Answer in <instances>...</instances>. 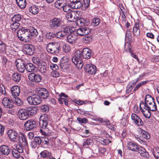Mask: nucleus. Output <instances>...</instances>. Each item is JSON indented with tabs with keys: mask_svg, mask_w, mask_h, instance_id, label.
I'll return each instance as SVG.
<instances>
[{
	"mask_svg": "<svg viewBox=\"0 0 159 159\" xmlns=\"http://www.w3.org/2000/svg\"><path fill=\"white\" fill-rule=\"evenodd\" d=\"M66 1V0H58L55 2V6L57 8L62 9Z\"/></svg>",
	"mask_w": 159,
	"mask_h": 159,
	"instance_id": "obj_33",
	"label": "nucleus"
},
{
	"mask_svg": "<svg viewBox=\"0 0 159 159\" xmlns=\"http://www.w3.org/2000/svg\"><path fill=\"white\" fill-rule=\"evenodd\" d=\"M139 146L136 143L131 142L128 143L127 145L128 149L135 152L137 151Z\"/></svg>",
	"mask_w": 159,
	"mask_h": 159,
	"instance_id": "obj_27",
	"label": "nucleus"
},
{
	"mask_svg": "<svg viewBox=\"0 0 159 159\" xmlns=\"http://www.w3.org/2000/svg\"><path fill=\"white\" fill-rule=\"evenodd\" d=\"M57 43L58 49H59V52H61V49L62 50L63 49L64 44H65V43L62 41H58L57 42Z\"/></svg>",
	"mask_w": 159,
	"mask_h": 159,
	"instance_id": "obj_55",
	"label": "nucleus"
},
{
	"mask_svg": "<svg viewBox=\"0 0 159 159\" xmlns=\"http://www.w3.org/2000/svg\"><path fill=\"white\" fill-rule=\"evenodd\" d=\"M137 149L136 152H137L140 156L143 157L149 158V154L144 148L139 146Z\"/></svg>",
	"mask_w": 159,
	"mask_h": 159,
	"instance_id": "obj_23",
	"label": "nucleus"
},
{
	"mask_svg": "<svg viewBox=\"0 0 159 159\" xmlns=\"http://www.w3.org/2000/svg\"><path fill=\"white\" fill-rule=\"evenodd\" d=\"M18 7L21 9L25 8L26 6V0H16Z\"/></svg>",
	"mask_w": 159,
	"mask_h": 159,
	"instance_id": "obj_35",
	"label": "nucleus"
},
{
	"mask_svg": "<svg viewBox=\"0 0 159 159\" xmlns=\"http://www.w3.org/2000/svg\"><path fill=\"white\" fill-rule=\"evenodd\" d=\"M59 102L60 104H62L63 102L64 103L65 105L67 106H68V100L66 98H63L61 97L59 99Z\"/></svg>",
	"mask_w": 159,
	"mask_h": 159,
	"instance_id": "obj_57",
	"label": "nucleus"
},
{
	"mask_svg": "<svg viewBox=\"0 0 159 159\" xmlns=\"http://www.w3.org/2000/svg\"><path fill=\"white\" fill-rule=\"evenodd\" d=\"M82 54L79 50L76 51L74 56L72 58L71 60L73 63H76L77 62H80L82 60Z\"/></svg>",
	"mask_w": 159,
	"mask_h": 159,
	"instance_id": "obj_14",
	"label": "nucleus"
},
{
	"mask_svg": "<svg viewBox=\"0 0 159 159\" xmlns=\"http://www.w3.org/2000/svg\"><path fill=\"white\" fill-rule=\"evenodd\" d=\"M139 22H135L133 28V34L136 36H139L140 34V30L139 29Z\"/></svg>",
	"mask_w": 159,
	"mask_h": 159,
	"instance_id": "obj_29",
	"label": "nucleus"
},
{
	"mask_svg": "<svg viewBox=\"0 0 159 159\" xmlns=\"http://www.w3.org/2000/svg\"><path fill=\"white\" fill-rule=\"evenodd\" d=\"M32 60L33 62L35 64L38 65L41 61L39 58L36 57H33L32 58Z\"/></svg>",
	"mask_w": 159,
	"mask_h": 159,
	"instance_id": "obj_59",
	"label": "nucleus"
},
{
	"mask_svg": "<svg viewBox=\"0 0 159 159\" xmlns=\"http://www.w3.org/2000/svg\"><path fill=\"white\" fill-rule=\"evenodd\" d=\"M38 66L40 70L47 69V64L44 61H41L38 65Z\"/></svg>",
	"mask_w": 159,
	"mask_h": 159,
	"instance_id": "obj_51",
	"label": "nucleus"
},
{
	"mask_svg": "<svg viewBox=\"0 0 159 159\" xmlns=\"http://www.w3.org/2000/svg\"><path fill=\"white\" fill-rule=\"evenodd\" d=\"M132 122L138 126H142L143 123L141 119L137 114L132 113L131 116Z\"/></svg>",
	"mask_w": 159,
	"mask_h": 159,
	"instance_id": "obj_9",
	"label": "nucleus"
},
{
	"mask_svg": "<svg viewBox=\"0 0 159 159\" xmlns=\"http://www.w3.org/2000/svg\"><path fill=\"white\" fill-rule=\"evenodd\" d=\"M40 157L42 159H44L47 158H50L52 156L51 153L46 150H44L41 152L39 154Z\"/></svg>",
	"mask_w": 159,
	"mask_h": 159,
	"instance_id": "obj_30",
	"label": "nucleus"
},
{
	"mask_svg": "<svg viewBox=\"0 0 159 159\" xmlns=\"http://www.w3.org/2000/svg\"><path fill=\"white\" fill-rule=\"evenodd\" d=\"M84 19L81 18L77 20L76 22V24L80 26H84Z\"/></svg>",
	"mask_w": 159,
	"mask_h": 159,
	"instance_id": "obj_62",
	"label": "nucleus"
},
{
	"mask_svg": "<svg viewBox=\"0 0 159 159\" xmlns=\"http://www.w3.org/2000/svg\"><path fill=\"white\" fill-rule=\"evenodd\" d=\"M2 102L4 107L6 108H11L13 107V102L8 98H4Z\"/></svg>",
	"mask_w": 159,
	"mask_h": 159,
	"instance_id": "obj_12",
	"label": "nucleus"
},
{
	"mask_svg": "<svg viewBox=\"0 0 159 159\" xmlns=\"http://www.w3.org/2000/svg\"><path fill=\"white\" fill-rule=\"evenodd\" d=\"M27 100L29 104L34 105H37L41 102V99L37 94L29 96Z\"/></svg>",
	"mask_w": 159,
	"mask_h": 159,
	"instance_id": "obj_6",
	"label": "nucleus"
},
{
	"mask_svg": "<svg viewBox=\"0 0 159 159\" xmlns=\"http://www.w3.org/2000/svg\"><path fill=\"white\" fill-rule=\"evenodd\" d=\"M28 78L30 80L37 83L40 82L41 80L40 76L34 73L30 74L28 76Z\"/></svg>",
	"mask_w": 159,
	"mask_h": 159,
	"instance_id": "obj_19",
	"label": "nucleus"
},
{
	"mask_svg": "<svg viewBox=\"0 0 159 159\" xmlns=\"http://www.w3.org/2000/svg\"><path fill=\"white\" fill-rule=\"evenodd\" d=\"M83 38V39L85 41L86 43H89L92 40V37L91 36L88 34L87 35H85Z\"/></svg>",
	"mask_w": 159,
	"mask_h": 159,
	"instance_id": "obj_49",
	"label": "nucleus"
},
{
	"mask_svg": "<svg viewBox=\"0 0 159 159\" xmlns=\"http://www.w3.org/2000/svg\"><path fill=\"white\" fill-rule=\"evenodd\" d=\"M47 51L52 54H56L59 52L57 42L49 43L46 46Z\"/></svg>",
	"mask_w": 159,
	"mask_h": 159,
	"instance_id": "obj_4",
	"label": "nucleus"
},
{
	"mask_svg": "<svg viewBox=\"0 0 159 159\" xmlns=\"http://www.w3.org/2000/svg\"><path fill=\"white\" fill-rule=\"evenodd\" d=\"M14 98H15L14 102L16 105L18 106H21L23 104V102L20 98L17 97Z\"/></svg>",
	"mask_w": 159,
	"mask_h": 159,
	"instance_id": "obj_46",
	"label": "nucleus"
},
{
	"mask_svg": "<svg viewBox=\"0 0 159 159\" xmlns=\"http://www.w3.org/2000/svg\"><path fill=\"white\" fill-rule=\"evenodd\" d=\"M138 130L140 136L145 138L146 139H148L150 138V135L148 132L142 128H139Z\"/></svg>",
	"mask_w": 159,
	"mask_h": 159,
	"instance_id": "obj_26",
	"label": "nucleus"
},
{
	"mask_svg": "<svg viewBox=\"0 0 159 159\" xmlns=\"http://www.w3.org/2000/svg\"><path fill=\"white\" fill-rule=\"evenodd\" d=\"M23 146H24L22 145L21 144L17 145L16 146V149L20 153H22L23 152Z\"/></svg>",
	"mask_w": 159,
	"mask_h": 159,
	"instance_id": "obj_61",
	"label": "nucleus"
},
{
	"mask_svg": "<svg viewBox=\"0 0 159 159\" xmlns=\"http://www.w3.org/2000/svg\"><path fill=\"white\" fill-rule=\"evenodd\" d=\"M62 24V22L60 18H54L50 20L49 27L52 30L56 29L60 27Z\"/></svg>",
	"mask_w": 159,
	"mask_h": 159,
	"instance_id": "obj_5",
	"label": "nucleus"
},
{
	"mask_svg": "<svg viewBox=\"0 0 159 159\" xmlns=\"http://www.w3.org/2000/svg\"><path fill=\"white\" fill-rule=\"evenodd\" d=\"M35 66L31 63H27L25 65L24 70H34L35 68Z\"/></svg>",
	"mask_w": 159,
	"mask_h": 159,
	"instance_id": "obj_47",
	"label": "nucleus"
},
{
	"mask_svg": "<svg viewBox=\"0 0 159 159\" xmlns=\"http://www.w3.org/2000/svg\"><path fill=\"white\" fill-rule=\"evenodd\" d=\"M60 68L63 70H67L70 69V66L69 65L68 62L63 60H61L60 62Z\"/></svg>",
	"mask_w": 159,
	"mask_h": 159,
	"instance_id": "obj_32",
	"label": "nucleus"
},
{
	"mask_svg": "<svg viewBox=\"0 0 159 159\" xmlns=\"http://www.w3.org/2000/svg\"><path fill=\"white\" fill-rule=\"evenodd\" d=\"M38 122L35 120L30 119L26 121L24 125V129L26 131L32 130L35 129L37 126Z\"/></svg>",
	"mask_w": 159,
	"mask_h": 159,
	"instance_id": "obj_3",
	"label": "nucleus"
},
{
	"mask_svg": "<svg viewBox=\"0 0 159 159\" xmlns=\"http://www.w3.org/2000/svg\"><path fill=\"white\" fill-rule=\"evenodd\" d=\"M140 110L143 116L146 118L151 117V111H155L157 110L155 99L150 95H147L145 98V102H141L139 104Z\"/></svg>",
	"mask_w": 159,
	"mask_h": 159,
	"instance_id": "obj_1",
	"label": "nucleus"
},
{
	"mask_svg": "<svg viewBox=\"0 0 159 159\" xmlns=\"http://www.w3.org/2000/svg\"><path fill=\"white\" fill-rule=\"evenodd\" d=\"M29 11L34 15L37 14L39 11L38 7L35 5L31 6L29 8Z\"/></svg>",
	"mask_w": 159,
	"mask_h": 159,
	"instance_id": "obj_34",
	"label": "nucleus"
},
{
	"mask_svg": "<svg viewBox=\"0 0 159 159\" xmlns=\"http://www.w3.org/2000/svg\"><path fill=\"white\" fill-rule=\"evenodd\" d=\"M153 155L155 159H159V149L156 148L153 150Z\"/></svg>",
	"mask_w": 159,
	"mask_h": 159,
	"instance_id": "obj_48",
	"label": "nucleus"
},
{
	"mask_svg": "<svg viewBox=\"0 0 159 159\" xmlns=\"http://www.w3.org/2000/svg\"><path fill=\"white\" fill-rule=\"evenodd\" d=\"M48 115L43 114L41 115L39 119V125L40 127L45 129L47 126L48 123Z\"/></svg>",
	"mask_w": 159,
	"mask_h": 159,
	"instance_id": "obj_7",
	"label": "nucleus"
},
{
	"mask_svg": "<svg viewBox=\"0 0 159 159\" xmlns=\"http://www.w3.org/2000/svg\"><path fill=\"white\" fill-rule=\"evenodd\" d=\"M46 38L47 39H51L52 38H54L55 37V34L53 32H50L47 33L46 34Z\"/></svg>",
	"mask_w": 159,
	"mask_h": 159,
	"instance_id": "obj_60",
	"label": "nucleus"
},
{
	"mask_svg": "<svg viewBox=\"0 0 159 159\" xmlns=\"http://www.w3.org/2000/svg\"><path fill=\"white\" fill-rule=\"evenodd\" d=\"M7 45L5 44L2 41L0 40V52H4L6 49Z\"/></svg>",
	"mask_w": 159,
	"mask_h": 159,
	"instance_id": "obj_52",
	"label": "nucleus"
},
{
	"mask_svg": "<svg viewBox=\"0 0 159 159\" xmlns=\"http://www.w3.org/2000/svg\"><path fill=\"white\" fill-rule=\"evenodd\" d=\"M125 39L128 40L129 41H130L132 39V34L130 31L127 30L126 34L125 35Z\"/></svg>",
	"mask_w": 159,
	"mask_h": 159,
	"instance_id": "obj_58",
	"label": "nucleus"
},
{
	"mask_svg": "<svg viewBox=\"0 0 159 159\" xmlns=\"http://www.w3.org/2000/svg\"><path fill=\"white\" fill-rule=\"evenodd\" d=\"M23 49L26 54L29 55H32L34 53V46L31 44L26 43L23 46Z\"/></svg>",
	"mask_w": 159,
	"mask_h": 159,
	"instance_id": "obj_8",
	"label": "nucleus"
},
{
	"mask_svg": "<svg viewBox=\"0 0 159 159\" xmlns=\"http://www.w3.org/2000/svg\"><path fill=\"white\" fill-rule=\"evenodd\" d=\"M7 134L12 141L16 142L18 140L19 134L16 131L13 129H9L7 132Z\"/></svg>",
	"mask_w": 159,
	"mask_h": 159,
	"instance_id": "obj_11",
	"label": "nucleus"
},
{
	"mask_svg": "<svg viewBox=\"0 0 159 159\" xmlns=\"http://www.w3.org/2000/svg\"><path fill=\"white\" fill-rule=\"evenodd\" d=\"M20 74L16 73H14L12 75V80L16 83H18L20 80Z\"/></svg>",
	"mask_w": 159,
	"mask_h": 159,
	"instance_id": "obj_39",
	"label": "nucleus"
},
{
	"mask_svg": "<svg viewBox=\"0 0 159 159\" xmlns=\"http://www.w3.org/2000/svg\"><path fill=\"white\" fill-rule=\"evenodd\" d=\"M77 39V35L74 34H71L68 35L66 38V41L70 44H73L75 43Z\"/></svg>",
	"mask_w": 159,
	"mask_h": 159,
	"instance_id": "obj_24",
	"label": "nucleus"
},
{
	"mask_svg": "<svg viewBox=\"0 0 159 159\" xmlns=\"http://www.w3.org/2000/svg\"><path fill=\"white\" fill-rule=\"evenodd\" d=\"M127 44L128 45L127 46V47H128V49H127L126 48V49H125V50H126L127 51L128 50V51L131 53V56L133 57L136 59L137 61H139V59L138 57L135 54H133V52H132V51L130 48V43H127Z\"/></svg>",
	"mask_w": 159,
	"mask_h": 159,
	"instance_id": "obj_41",
	"label": "nucleus"
},
{
	"mask_svg": "<svg viewBox=\"0 0 159 159\" xmlns=\"http://www.w3.org/2000/svg\"><path fill=\"white\" fill-rule=\"evenodd\" d=\"M11 151L10 148L6 145H3L0 146V153L2 155L8 156Z\"/></svg>",
	"mask_w": 159,
	"mask_h": 159,
	"instance_id": "obj_16",
	"label": "nucleus"
},
{
	"mask_svg": "<svg viewBox=\"0 0 159 159\" xmlns=\"http://www.w3.org/2000/svg\"><path fill=\"white\" fill-rule=\"evenodd\" d=\"M90 0H83L82 2V10L84 11L86 10L89 6Z\"/></svg>",
	"mask_w": 159,
	"mask_h": 159,
	"instance_id": "obj_37",
	"label": "nucleus"
},
{
	"mask_svg": "<svg viewBox=\"0 0 159 159\" xmlns=\"http://www.w3.org/2000/svg\"><path fill=\"white\" fill-rule=\"evenodd\" d=\"M20 24L19 22L11 21L10 22V27L13 30L15 31L19 27Z\"/></svg>",
	"mask_w": 159,
	"mask_h": 159,
	"instance_id": "obj_38",
	"label": "nucleus"
},
{
	"mask_svg": "<svg viewBox=\"0 0 159 159\" xmlns=\"http://www.w3.org/2000/svg\"><path fill=\"white\" fill-rule=\"evenodd\" d=\"M17 35L20 41L27 43L31 40L28 30L25 27H22L19 28L17 32Z\"/></svg>",
	"mask_w": 159,
	"mask_h": 159,
	"instance_id": "obj_2",
	"label": "nucleus"
},
{
	"mask_svg": "<svg viewBox=\"0 0 159 159\" xmlns=\"http://www.w3.org/2000/svg\"><path fill=\"white\" fill-rule=\"evenodd\" d=\"M27 29L31 40L36 36L38 34L37 30L33 27L30 26Z\"/></svg>",
	"mask_w": 159,
	"mask_h": 159,
	"instance_id": "obj_21",
	"label": "nucleus"
},
{
	"mask_svg": "<svg viewBox=\"0 0 159 159\" xmlns=\"http://www.w3.org/2000/svg\"><path fill=\"white\" fill-rule=\"evenodd\" d=\"M15 64L17 70H22L25 68V64L20 59H16L15 61Z\"/></svg>",
	"mask_w": 159,
	"mask_h": 159,
	"instance_id": "obj_28",
	"label": "nucleus"
},
{
	"mask_svg": "<svg viewBox=\"0 0 159 159\" xmlns=\"http://www.w3.org/2000/svg\"><path fill=\"white\" fill-rule=\"evenodd\" d=\"M82 2H70V6L71 8L77 9L81 8L82 9Z\"/></svg>",
	"mask_w": 159,
	"mask_h": 159,
	"instance_id": "obj_31",
	"label": "nucleus"
},
{
	"mask_svg": "<svg viewBox=\"0 0 159 159\" xmlns=\"http://www.w3.org/2000/svg\"><path fill=\"white\" fill-rule=\"evenodd\" d=\"M28 116H33L35 115L37 113L38 110L35 107H29L25 109Z\"/></svg>",
	"mask_w": 159,
	"mask_h": 159,
	"instance_id": "obj_25",
	"label": "nucleus"
},
{
	"mask_svg": "<svg viewBox=\"0 0 159 159\" xmlns=\"http://www.w3.org/2000/svg\"><path fill=\"white\" fill-rule=\"evenodd\" d=\"M49 140L48 136L41 137V145H48Z\"/></svg>",
	"mask_w": 159,
	"mask_h": 159,
	"instance_id": "obj_42",
	"label": "nucleus"
},
{
	"mask_svg": "<svg viewBox=\"0 0 159 159\" xmlns=\"http://www.w3.org/2000/svg\"><path fill=\"white\" fill-rule=\"evenodd\" d=\"M81 52L83 58L85 59H89L91 56V51L88 48H84Z\"/></svg>",
	"mask_w": 159,
	"mask_h": 159,
	"instance_id": "obj_18",
	"label": "nucleus"
},
{
	"mask_svg": "<svg viewBox=\"0 0 159 159\" xmlns=\"http://www.w3.org/2000/svg\"><path fill=\"white\" fill-rule=\"evenodd\" d=\"M84 70H97L96 66L94 65L89 64L84 66Z\"/></svg>",
	"mask_w": 159,
	"mask_h": 159,
	"instance_id": "obj_45",
	"label": "nucleus"
},
{
	"mask_svg": "<svg viewBox=\"0 0 159 159\" xmlns=\"http://www.w3.org/2000/svg\"><path fill=\"white\" fill-rule=\"evenodd\" d=\"M70 47L69 45L65 43V44H64V47L62 51L65 53H67L70 51Z\"/></svg>",
	"mask_w": 159,
	"mask_h": 159,
	"instance_id": "obj_56",
	"label": "nucleus"
},
{
	"mask_svg": "<svg viewBox=\"0 0 159 159\" xmlns=\"http://www.w3.org/2000/svg\"><path fill=\"white\" fill-rule=\"evenodd\" d=\"M37 90V94L40 98L46 99L49 96V92L45 88H39Z\"/></svg>",
	"mask_w": 159,
	"mask_h": 159,
	"instance_id": "obj_10",
	"label": "nucleus"
},
{
	"mask_svg": "<svg viewBox=\"0 0 159 159\" xmlns=\"http://www.w3.org/2000/svg\"><path fill=\"white\" fill-rule=\"evenodd\" d=\"M21 19V16L20 14L14 15L11 19V20L13 21L19 22Z\"/></svg>",
	"mask_w": 159,
	"mask_h": 159,
	"instance_id": "obj_43",
	"label": "nucleus"
},
{
	"mask_svg": "<svg viewBox=\"0 0 159 159\" xmlns=\"http://www.w3.org/2000/svg\"><path fill=\"white\" fill-rule=\"evenodd\" d=\"M20 91V87L18 86H14L11 88V92L13 97L19 96Z\"/></svg>",
	"mask_w": 159,
	"mask_h": 159,
	"instance_id": "obj_20",
	"label": "nucleus"
},
{
	"mask_svg": "<svg viewBox=\"0 0 159 159\" xmlns=\"http://www.w3.org/2000/svg\"><path fill=\"white\" fill-rule=\"evenodd\" d=\"M77 12L76 11H70L67 13L66 15V17L69 19V20L71 21V20H73V19L75 18V17L74 16L76 13H77Z\"/></svg>",
	"mask_w": 159,
	"mask_h": 159,
	"instance_id": "obj_36",
	"label": "nucleus"
},
{
	"mask_svg": "<svg viewBox=\"0 0 159 159\" xmlns=\"http://www.w3.org/2000/svg\"><path fill=\"white\" fill-rule=\"evenodd\" d=\"M93 142V140L92 139H87L86 140H84L83 143V146L85 147L87 145H89L91 144Z\"/></svg>",
	"mask_w": 159,
	"mask_h": 159,
	"instance_id": "obj_53",
	"label": "nucleus"
},
{
	"mask_svg": "<svg viewBox=\"0 0 159 159\" xmlns=\"http://www.w3.org/2000/svg\"><path fill=\"white\" fill-rule=\"evenodd\" d=\"M18 140H19L20 144L24 146L28 145V142L25 136L21 132H20L18 137Z\"/></svg>",
	"mask_w": 159,
	"mask_h": 159,
	"instance_id": "obj_15",
	"label": "nucleus"
},
{
	"mask_svg": "<svg viewBox=\"0 0 159 159\" xmlns=\"http://www.w3.org/2000/svg\"><path fill=\"white\" fill-rule=\"evenodd\" d=\"M39 109L43 112H47L49 111L48 106L46 105H42L39 106Z\"/></svg>",
	"mask_w": 159,
	"mask_h": 159,
	"instance_id": "obj_54",
	"label": "nucleus"
},
{
	"mask_svg": "<svg viewBox=\"0 0 159 159\" xmlns=\"http://www.w3.org/2000/svg\"><path fill=\"white\" fill-rule=\"evenodd\" d=\"M71 7L70 6V3L67 4V2L66 1V2L65 3L62 9L64 11L68 12L71 11Z\"/></svg>",
	"mask_w": 159,
	"mask_h": 159,
	"instance_id": "obj_44",
	"label": "nucleus"
},
{
	"mask_svg": "<svg viewBox=\"0 0 159 159\" xmlns=\"http://www.w3.org/2000/svg\"><path fill=\"white\" fill-rule=\"evenodd\" d=\"M151 73L148 71V70H146L140 75L137 79L133 82L131 84L133 87L138 82V81L142 80L143 78L150 75Z\"/></svg>",
	"mask_w": 159,
	"mask_h": 159,
	"instance_id": "obj_17",
	"label": "nucleus"
},
{
	"mask_svg": "<svg viewBox=\"0 0 159 159\" xmlns=\"http://www.w3.org/2000/svg\"><path fill=\"white\" fill-rule=\"evenodd\" d=\"M20 152H19L16 149H13L12 150V154L15 157H17L20 155Z\"/></svg>",
	"mask_w": 159,
	"mask_h": 159,
	"instance_id": "obj_63",
	"label": "nucleus"
},
{
	"mask_svg": "<svg viewBox=\"0 0 159 159\" xmlns=\"http://www.w3.org/2000/svg\"><path fill=\"white\" fill-rule=\"evenodd\" d=\"M111 139V137H110L109 136V139H104L103 138H102L100 139L99 142L102 145H107L109 143L111 142V141L110 140Z\"/></svg>",
	"mask_w": 159,
	"mask_h": 159,
	"instance_id": "obj_40",
	"label": "nucleus"
},
{
	"mask_svg": "<svg viewBox=\"0 0 159 159\" xmlns=\"http://www.w3.org/2000/svg\"><path fill=\"white\" fill-rule=\"evenodd\" d=\"M18 116L20 119L25 120L28 117V116L25 109L19 110L18 112Z\"/></svg>",
	"mask_w": 159,
	"mask_h": 159,
	"instance_id": "obj_22",
	"label": "nucleus"
},
{
	"mask_svg": "<svg viewBox=\"0 0 159 159\" xmlns=\"http://www.w3.org/2000/svg\"><path fill=\"white\" fill-rule=\"evenodd\" d=\"M91 32L90 29L87 27L80 28L77 29L76 31V33L80 36L87 35Z\"/></svg>",
	"mask_w": 159,
	"mask_h": 159,
	"instance_id": "obj_13",
	"label": "nucleus"
},
{
	"mask_svg": "<svg viewBox=\"0 0 159 159\" xmlns=\"http://www.w3.org/2000/svg\"><path fill=\"white\" fill-rule=\"evenodd\" d=\"M60 75L59 72L57 71V70H53L51 72V75L54 77H57Z\"/></svg>",
	"mask_w": 159,
	"mask_h": 159,
	"instance_id": "obj_64",
	"label": "nucleus"
},
{
	"mask_svg": "<svg viewBox=\"0 0 159 159\" xmlns=\"http://www.w3.org/2000/svg\"><path fill=\"white\" fill-rule=\"evenodd\" d=\"M100 19L98 17H96L93 19L92 24L93 26L98 25L100 23Z\"/></svg>",
	"mask_w": 159,
	"mask_h": 159,
	"instance_id": "obj_50",
	"label": "nucleus"
}]
</instances>
